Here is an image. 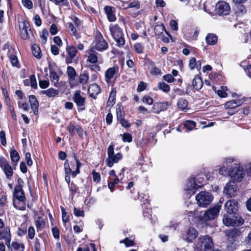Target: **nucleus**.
<instances>
[{"instance_id": "nucleus-48", "label": "nucleus", "mask_w": 251, "mask_h": 251, "mask_svg": "<svg viewBox=\"0 0 251 251\" xmlns=\"http://www.w3.org/2000/svg\"><path fill=\"white\" fill-rule=\"evenodd\" d=\"M28 99L31 108H33V107L35 108V107L39 106V101L35 95H29L28 96Z\"/></svg>"}, {"instance_id": "nucleus-26", "label": "nucleus", "mask_w": 251, "mask_h": 251, "mask_svg": "<svg viewBox=\"0 0 251 251\" xmlns=\"http://www.w3.org/2000/svg\"><path fill=\"white\" fill-rule=\"evenodd\" d=\"M89 79V76L87 71H83V73H81L78 77V80H75L76 86L79 84L83 86L87 84Z\"/></svg>"}, {"instance_id": "nucleus-14", "label": "nucleus", "mask_w": 251, "mask_h": 251, "mask_svg": "<svg viewBox=\"0 0 251 251\" xmlns=\"http://www.w3.org/2000/svg\"><path fill=\"white\" fill-rule=\"evenodd\" d=\"M119 67L117 65H114L112 67H110L105 72V80L106 83H110L111 79L115 76V78L119 76Z\"/></svg>"}, {"instance_id": "nucleus-11", "label": "nucleus", "mask_w": 251, "mask_h": 251, "mask_svg": "<svg viewBox=\"0 0 251 251\" xmlns=\"http://www.w3.org/2000/svg\"><path fill=\"white\" fill-rule=\"evenodd\" d=\"M230 11V5L225 1L220 0L215 5V12L219 16H226L229 14Z\"/></svg>"}, {"instance_id": "nucleus-49", "label": "nucleus", "mask_w": 251, "mask_h": 251, "mask_svg": "<svg viewBox=\"0 0 251 251\" xmlns=\"http://www.w3.org/2000/svg\"><path fill=\"white\" fill-rule=\"evenodd\" d=\"M228 90L227 87L226 86H222L221 89L218 90L217 92V95L222 98H226L227 96V94L226 93Z\"/></svg>"}, {"instance_id": "nucleus-52", "label": "nucleus", "mask_w": 251, "mask_h": 251, "mask_svg": "<svg viewBox=\"0 0 251 251\" xmlns=\"http://www.w3.org/2000/svg\"><path fill=\"white\" fill-rule=\"evenodd\" d=\"M154 30L156 35H160L163 34L164 30H165V26L163 24L156 25L155 26Z\"/></svg>"}, {"instance_id": "nucleus-46", "label": "nucleus", "mask_w": 251, "mask_h": 251, "mask_svg": "<svg viewBox=\"0 0 251 251\" xmlns=\"http://www.w3.org/2000/svg\"><path fill=\"white\" fill-rule=\"evenodd\" d=\"M68 187L69 191L71 193L72 198L76 194H79L80 193L78 187L74 182L72 181L71 183V184H69V186Z\"/></svg>"}, {"instance_id": "nucleus-36", "label": "nucleus", "mask_w": 251, "mask_h": 251, "mask_svg": "<svg viewBox=\"0 0 251 251\" xmlns=\"http://www.w3.org/2000/svg\"><path fill=\"white\" fill-rule=\"evenodd\" d=\"M206 44L209 45H214L218 42V36L214 33H208L205 37Z\"/></svg>"}, {"instance_id": "nucleus-47", "label": "nucleus", "mask_w": 251, "mask_h": 251, "mask_svg": "<svg viewBox=\"0 0 251 251\" xmlns=\"http://www.w3.org/2000/svg\"><path fill=\"white\" fill-rule=\"evenodd\" d=\"M233 214H231L230 216L224 215L223 222L224 224L227 226H233Z\"/></svg>"}, {"instance_id": "nucleus-5", "label": "nucleus", "mask_w": 251, "mask_h": 251, "mask_svg": "<svg viewBox=\"0 0 251 251\" xmlns=\"http://www.w3.org/2000/svg\"><path fill=\"white\" fill-rule=\"evenodd\" d=\"M114 150V145L113 143H111L107 148L108 157L105 160L106 165L109 168L112 167L114 163H117L123 158L122 153L118 152L115 154Z\"/></svg>"}, {"instance_id": "nucleus-42", "label": "nucleus", "mask_w": 251, "mask_h": 251, "mask_svg": "<svg viewBox=\"0 0 251 251\" xmlns=\"http://www.w3.org/2000/svg\"><path fill=\"white\" fill-rule=\"evenodd\" d=\"M10 248L11 251H24L25 250V246L23 243H19L14 241L10 244Z\"/></svg>"}, {"instance_id": "nucleus-58", "label": "nucleus", "mask_w": 251, "mask_h": 251, "mask_svg": "<svg viewBox=\"0 0 251 251\" xmlns=\"http://www.w3.org/2000/svg\"><path fill=\"white\" fill-rule=\"evenodd\" d=\"M27 238L30 240L34 239L35 235V230L33 226H30L28 229H27Z\"/></svg>"}, {"instance_id": "nucleus-45", "label": "nucleus", "mask_w": 251, "mask_h": 251, "mask_svg": "<svg viewBox=\"0 0 251 251\" xmlns=\"http://www.w3.org/2000/svg\"><path fill=\"white\" fill-rule=\"evenodd\" d=\"M188 105V101L183 98H179L177 102V106L178 108L182 111L188 109L187 106Z\"/></svg>"}, {"instance_id": "nucleus-10", "label": "nucleus", "mask_w": 251, "mask_h": 251, "mask_svg": "<svg viewBox=\"0 0 251 251\" xmlns=\"http://www.w3.org/2000/svg\"><path fill=\"white\" fill-rule=\"evenodd\" d=\"M66 50L67 53L65 57L66 64H70L72 63L73 62H74L75 64H77L78 59H75L78 52L76 47L73 45H68L67 44Z\"/></svg>"}, {"instance_id": "nucleus-12", "label": "nucleus", "mask_w": 251, "mask_h": 251, "mask_svg": "<svg viewBox=\"0 0 251 251\" xmlns=\"http://www.w3.org/2000/svg\"><path fill=\"white\" fill-rule=\"evenodd\" d=\"M73 100L76 104L78 111L85 109L86 98L80 95V91L77 90L73 96Z\"/></svg>"}, {"instance_id": "nucleus-32", "label": "nucleus", "mask_w": 251, "mask_h": 251, "mask_svg": "<svg viewBox=\"0 0 251 251\" xmlns=\"http://www.w3.org/2000/svg\"><path fill=\"white\" fill-rule=\"evenodd\" d=\"M232 214L233 227L239 226L244 224V220L239 213L236 212Z\"/></svg>"}, {"instance_id": "nucleus-22", "label": "nucleus", "mask_w": 251, "mask_h": 251, "mask_svg": "<svg viewBox=\"0 0 251 251\" xmlns=\"http://www.w3.org/2000/svg\"><path fill=\"white\" fill-rule=\"evenodd\" d=\"M49 69L50 70V79L52 83H53V86L57 88H60L61 85L58 81L59 76L57 73L54 71L52 66L50 63L49 65Z\"/></svg>"}, {"instance_id": "nucleus-16", "label": "nucleus", "mask_w": 251, "mask_h": 251, "mask_svg": "<svg viewBox=\"0 0 251 251\" xmlns=\"http://www.w3.org/2000/svg\"><path fill=\"white\" fill-rule=\"evenodd\" d=\"M4 240L5 245L9 248L11 240V234L10 228L6 226L2 228H0V240Z\"/></svg>"}, {"instance_id": "nucleus-61", "label": "nucleus", "mask_w": 251, "mask_h": 251, "mask_svg": "<svg viewBox=\"0 0 251 251\" xmlns=\"http://www.w3.org/2000/svg\"><path fill=\"white\" fill-rule=\"evenodd\" d=\"M92 175L93 176V181L96 183H99L100 181L101 177L100 174L97 172L95 169L92 171Z\"/></svg>"}, {"instance_id": "nucleus-44", "label": "nucleus", "mask_w": 251, "mask_h": 251, "mask_svg": "<svg viewBox=\"0 0 251 251\" xmlns=\"http://www.w3.org/2000/svg\"><path fill=\"white\" fill-rule=\"evenodd\" d=\"M117 91L115 88H113L110 92L108 100L107 102V106L113 105L115 103Z\"/></svg>"}, {"instance_id": "nucleus-13", "label": "nucleus", "mask_w": 251, "mask_h": 251, "mask_svg": "<svg viewBox=\"0 0 251 251\" xmlns=\"http://www.w3.org/2000/svg\"><path fill=\"white\" fill-rule=\"evenodd\" d=\"M198 236V231L193 227H190L181 234V238L187 243H192Z\"/></svg>"}, {"instance_id": "nucleus-18", "label": "nucleus", "mask_w": 251, "mask_h": 251, "mask_svg": "<svg viewBox=\"0 0 251 251\" xmlns=\"http://www.w3.org/2000/svg\"><path fill=\"white\" fill-rule=\"evenodd\" d=\"M238 208L239 203L236 200L234 199L227 201L225 204V210L229 214L236 213Z\"/></svg>"}, {"instance_id": "nucleus-28", "label": "nucleus", "mask_w": 251, "mask_h": 251, "mask_svg": "<svg viewBox=\"0 0 251 251\" xmlns=\"http://www.w3.org/2000/svg\"><path fill=\"white\" fill-rule=\"evenodd\" d=\"M9 152L12 165L16 166L20 159V155L14 147L10 149Z\"/></svg>"}, {"instance_id": "nucleus-60", "label": "nucleus", "mask_w": 251, "mask_h": 251, "mask_svg": "<svg viewBox=\"0 0 251 251\" xmlns=\"http://www.w3.org/2000/svg\"><path fill=\"white\" fill-rule=\"evenodd\" d=\"M67 129L71 136H74L75 133V130H76V126L75 125V123L72 122H70L69 125L67 127Z\"/></svg>"}, {"instance_id": "nucleus-40", "label": "nucleus", "mask_w": 251, "mask_h": 251, "mask_svg": "<svg viewBox=\"0 0 251 251\" xmlns=\"http://www.w3.org/2000/svg\"><path fill=\"white\" fill-rule=\"evenodd\" d=\"M90 51L91 53H90L88 56L87 62H89L92 64H96L98 62V53L96 52L93 48H91Z\"/></svg>"}, {"instance_id": "nucleus-17", "label": "nucleus", "mask_w": 251, "mask_h": 251, "mask_svg": "<svg viewBox=\"0 0 251 251\" xmlns=\"http://www.w3.org/2000/svg\"><path fill=\"white\" fill-rule=\"evenodd\" d=\"M13 167L9 164L7 159L3 162H1L0 165V167L5 175L6 178L8 179H11L13 175V170H15L16 166H13Z\"/></svg>"}, {"instance_id": "nucleus-23", "label": "nucleus", "mask_w": 251, "mask_h": 251, "mask_svg": "<svg viewBox=\"0 0 251 251\" xmlns=\"http://www.w3.org/2000/svg\"><path fill=\"white\" fill-rule=\"evenodd\" d=\"M115 8L113 6L106 5L104 7V10L107 15V19L110 22L116 21Z\"/></svg>"}, {"instance_id": "nucleus-8", "label": "nucleus", "mask_w": 251, "mask_h": 251, "mask_svg": "<svg viewBox=\"0 0 251 251\" xmlns=\"http://www.w3.org/2000/svg\"><path fill=\"white\" fill-rule=\"evenodd\" d=\"M93 43L95 44L93 49L99 51H104L108 48V43L100 31L96 34Z\"/></svg>"}, {"instance_id": "nucleus-54", "label": "nucleus", "mask_w": 251, "mask_h": 251, "mask_svg": "<svg viewBox=\"0 0 251 251\" xmlns=\"http://www.w3.org/2000/svg\"><path fill=\"white\" fill-rule=\"evenodd\" d=\"M120 243L124 244L126 247H130L134 246V241L128 237H126L124 240H121Z\"/></svg>"}, {"instance_id": "nucleus-15", "label": "nucleus", "mask_w": 251, "mask_h": 251, "mask_svg": "<svg viewBox=\"0 0 251 251\" xmlns=\"http://www.w3.org/2000/svg\"><path fill=\"white\" fill-rule=\"evenodd\" d=\"M196 123L192 120H186L179 124L176 127V130L178 132H189L194 129H197Z\"/></svg>"}, {"instance_id": "nucleus-62", "label": "nucleus", "mask_w": 251, "mask_h": 251, "mask_svg": "<svg viewBox=\"0 0 251 251\" xmlns=\"http://www.w3.org/2000/svg\"><path fill=\"white\" fill-rule=\"evenodd\" d=\"M29 81L31 87L33 89H36L37 88V83L35 76L34 74L30 75Z\"/></svg>"}, {"instance_id": "nucleus-59", "label": "nucleus", "mask_w": 251, "mask_h": 251, "mask_svg": "<svg viewBox=\"0 0 251 251\" xmlns=\"http://www.w3.org/2000/svg\"><path fill=\"white\" fill-rule=\"evenodd\" d=\"M73 157L74 158L75 163H76V169L75 170V173L78 172V170L80 169L81 166V163L80 162L79 159H78L77 153L75 152L73 153Z\"/></svg>"}, {"instance_id": "nucleus-31", "label": "nucleus", "mask_w": 251, "mask_h": 251, "mask_svg": "<svg viewBox=\"0 0 251 251\" xmlns=\"http://www.w3.org/2000/svg\"><path fill=\"white\" fill-rule=\"evenodd\" d=\"M116 117L117 121L125 118V112L124 106L121 102H119L116 105Z\"/></svg>"}, {"instance_id": "nucleus-53", "label": "nucleus", "mask_w": 251, "mask_h": 251, "mask_svg": "<svg viewBox=\"0 0 251 251\" xmlns=\"http://www.w3.org/2000/svg\"><path fill=\"white\" fill-rule=\"evenodd\" d=\"M27 226L26 224H22L20 227L18 229V235L20 236H22L25 234L27 232Z\"/></svg>"}, {"instance_id": "nucleus-39", "label": "nucleus", "mask_w": 251, "mask_h": 251, "mask_svg": "<svg viewBox=\"0 0 251 251\" xmlns=\"http://www.w3.org/2000/svg\"><path fill=\"white\" fill-rule=\"evenodd\" d=\"M240 234V231L238 229L234 228L229 230L226 234L228 238H231V240H230L232 243L235 241V239L237 237H238Z\"/></svg>"}, {"instance_id": "nucleus-30", "label": "nucleus", "mask_w": 251, "mask_h": 251, "mask_svg": "<svg viewBox=\"0 0 251 251\" xmlns=\"http://www.w3.org/2000/svg\"><path fill=\"white\" fill-rule=\"evenodd\" d=\"M34 224L37 232L42 231L45 227L46 222L45 220L41 217L38 216L35 220Z\"/></svg>"}, {"instance_id": "nucleus-3", "label": "nucleus", "mask_w": 251, "mask_h": 251, "mask_svg": "<svg viewBox=\"0 0 251 251\" xmlns=\"http://www.w3.org/2000/svg\"><path fill=\"white\" fill-rule=\"evenodd\" d=\"M214 244L212 237L208 235L199 237L195 244V251H212Z\"/></svg>"}, {"instance_id": "nucleus-27", "label": "nucleus", "mask_w": 251, "mask_h": 251, "mask_svg": "<svg viewBox=\"0 0 251 251\" xmlns=\"http://www.w3.org/2000/svg\"><path fill=\"white\" fill-rule=\"evenodd\" d=\"M234 13L236 17H241L247 13V10L243 3H235Z\"/></svg>"}, {"instance_id": "nucleus-56", "label": "nucleus", "mask_w": 251, "mask_h": 251, "mask_svg": "<svg viewBox=\"0 0 251 251\" xmlns=\"http://www.w3.org/2000/svg\"><path fill=\"white\" fill-rule=\"evenodd\" d=\"M2 93L5 99L6 103L10 104V99L9 96L7 89L5 86H2L1 87Z\"/></svg>"}, {"instance_id": "nucleus-9", "label": "nucleus", "mask_w": 251, "mask_h": 251, "mask_svg": "<svg viewBox=\"0 0 251 251\" xmlns=\"http://www.w3.org/2000/svg\"><path fill=\"white\" fill-rule=\"evenodd\" d=\"M245 175L244 171L240 166L230 167L228 171V176L236 182H241Z\"/></svg>"}, {"instance_id": "nucleus-29", "label": "nucleus", "mask_w": 251, "mask_h": 251, "mask_svg": "<svg viewBox=\"0 0 251 251\" xmlns=\"http://www.w3.org/2000/svg\"><path fill=\"white\" fill-rule=\"evenodd\" d=\"M68 28L71 36H74L76 40L81 38L80 33L77 31V27L72 23H68Z\"/></svg>"}, {"instance_id": "nucleus-55", "label": "nucleus", "mask_w": 251, "mask_h": 251, "mask_svg": "<svg viewBox=\"0 0 251 251\" xmlns=\"http://www.w3.org/2000/svg\"><path fill=\"white\" fill-rule=\"evenodd\" d=\"M49 35L48 30L44 28L42 30V33L40 35V37L42 38V43L45 44L47 41V38Z\"/></svg>"}, {"instance_id": "nucleus-38", "label": "nucleus", "mask_w": 251, "mask_h": 251, "mask_svg": "<svg viewBox=\"0 0 251 251\" xmlns=\"http://www.w3.org/2000/svg\"><path fill=\"white\" fill-rule=\"evenodd\" d=\"M41 95H46L49 98L54 97L59 93V91L53 88H50L46 90H41L39 92Z\"/></svg>"}, {"instance_id": "nucleus-51", "label": "nucleus", "mask_w": 251, "mask_h": 251, "mask_svg": "<svg viewBox=\"0 0 251 251\" xmlns=\"http://www.w3.org/2000/svg\"><path fill=\"white\" fill-rule=\"evenodd\" d=\"M158 88L165 93H168L170 90V86L164 82H160L158 83Z\"/></svg>"}, {"instance_id": "nucleus-2", "label": "nucleus", "mask_w": 251, "mask_h": 251, "mask_svg": "<svg viewBox=\"0 0 251 251\" xmlns=\"http://www.w3.org/2000/svg\"><path fill=\"white\" fill-rule=\"evenodd\" d=\"M13 198L17 201H13V206L15 208L20 210H25L26 208V197L23 188L14 187Z\"/></svg>"}, {"instance_id": "nucleus-57", "label": "nucleus", "mask_w": 251, "mask_h": 251, "mask_svg": "<svg viewBox=\"0 0 251 251\" xmlns=\"http://www.w3.org/2000/svg\"><path fill=\"white\" fill-rule=\"evenodd\" d=\"M134 49L137 53L141 54L143 53L144 47L141 43H136L134 45Z\"/></svg>"}, {"instance_id": "nucleus-35", "label": "nucleus", "mask_w": 251, "mask_h": 251, "mask_svg": "<svg viewBox=\"0 0 251 251\" xmlns=\"http://www.w3.org/2000/svg\"><path fill=\"white\" fill-rule=\"evenodd\" d=\"M203 85V82L201 77L197 75L195 76L192 81V85L196 90H200Z\"/></svg>"}, {"instance_id": "nucleus-43", "label": "nucleus", "mask_w": 251, "mask_h": 251, "mask_svg": "<svg viewBox=\"0 0 251 251\" xmlns=\"http://www.w3.org/2000/svg\"><path fill=\"white\" fill-rule=\"evenodd\" d=\"M189 67L191 70H194L196 68L198 70H200L201 68V63L200 61L197 62L195 57H192L189 62Z\"/></svg>"}, {"instance_id": "nucleus-21", "label": "nucleus", "mask_w": 251, "mask_h": 251, "mask_svg": "<svg viewBox=\"0 0 251 251\" xmlns=\"http://www.w3.org/2000/svg\"><path fill=\"white\" fill-rule=\"evenodd\" d=\"M20 29V36L22 39L26 40L29 38V33L28 30L29 31H31L30 28V25L28 21L24 20L23 22V27Z\"/></svg>"}, {"instance_id": "nucleus-4", "label": "nucleus", "mask_w": 251, "mask_h": 251, "mask_svg": "<svg viewBox=\"0 0 251 251\" xmlns=\"http://www.w3.org/2000/svg\"><path fill=\"white\" fill-rule=\"evenodd\" d=\"M109 30L113 38L116 42V46L121 48L125 44V39L123 29L118 24L110 26Z\"/></svg>"}, {"instance_id": "nucleus-6", "label": "nucleus", "mask_w": 251, "mask_h": 251, "mask_svg": "<svg viewBox=\"0 0 251 251\" xmlns=\"http://www.w3.org/2000/svg\"><path fill=\"white\" fill-rule=\"evenodd\" d=\"M191 190L195 193V191L201 188L206 183V176L202 173L198 174L195 177L191 178L189 179Z\"/></svg>"}, {"instance_id": "nucleus-24", "label": "nucleus", "mask_w": 251, "mask_h": 251, "mask_svg": "<svg viewBox=\"0 0 251 251\" xmlns=\"http://www.w3.org/2000/svg\"><path fill=\"white\" fill-rule=\"evenodd\" d=\"M66 72L70 85L72 86H76V83L75 82V80L76 76V72L74 68L72 66H68Z\"/></svg>"}, {"instance_id": "nucleus-63", "label": "nucleus", "mask_w": 251, "mask_h": 251, "mask_svg": "<svg viewBox=\"0 0 251 251\" xmlns=\"http://www.w3.org/2000/svg\"><path fill=\"white\" fill-rule=\"evenodd\" d=\"M122 140L124 142H128L130 143L132 141V136L131 135V134L125 132L122 135Z\"/></svg>"}, {"instance_id": "nucleus-64", "label": "nucleus", "mask_w": 251, "mask_h": 251, "mask_svg": "<svg viewBox=\"0 0 251 251\" xmlns=\"http://www.w3.org/2000/svg\"><path fill=\"white\" fill-rule=\"evenodd\" d=\"M39 85L41 89H46L49 87L50 82L48 79L41 80L39 78Z\"/></svg>"}, {"instance_id": "nucleus-7", "label": "nucleus", "mask_w": 251, "mask_h": 251, "mask_svg": "<svg viewBox=\"0 0 251 251\" xmlns=\"http://www.w3.org/2000/svg\"><path fill=\"white\" fill-rule=\"evenodd\" d=\"M212 195L207 192L202 191L196 196V200L199 206L203 207H207L212 201Z\"/></svg>"}, {"instance_id": "nucleus-50", "label": "nucleus", "mask_w": 251, "mask_h": 251, "mask_svg": "<svg viewBox=\"0 0 251 251\" xmlns=\"http://www.w3.org/2000/svg\"><path fill=\"white\" fill-rule=\"evenodd\" d=\"M60 208L62 213V222L64 224H65L66 223L69 221L70 216L66 212V209L64 207H63V206H61Z\"/></svg>"}, {"instance_id": "nucleus-19", "label": "nucleus", "mask_w": 251, "mask_h": 251, "mask_svg": "<svg viewBox=\"0 0 251 251\" xmlns=\"http://www.w3.org/2000/svg\"><path fill=\"white\" fill-rule=\"evenodd\" d=\"M171 104L169 101L156 102L153 104L151 111L155 114H159L161 111L166 110Z\"/></svg>"}, {"instance_id": "nucleus-1", "label": "nucleus", "mask_w": 251, "mask_h": 251, "mask_svg": "<svg viewBox=\"0 0 251 251\" xmlns=\"http://www.w3.org/2000/svg\"><path fill=\"white\" fill-rule=\"evenodd\" d=\"M221 208V204L218 203L214 207L205 211L203 215L194 214V223L196 226L204 227L207 225V222L216 219Z\"/></svg>"}, {"instance_id": "nucleus-33", "label": "nucleus", "mask_w": 251, "mask_h": 251, "mask_svg": "<svg viewBox=\"0 0 251 251\" xmlns=\"http://www.w3.org/2000/svg\"><path fill=\"white\" fill-rule=\"evenodd\" d=\"M242 103V101L240 99L233 100L226 102L225 104V107L226 109H233L241 105Z\"/></svg>"}, {"instance_id": "nucleus-34", "label": "nucleus", "mask_w": 251, "mask_h": 251, "mask_svg": "<svg viewBox=\"0 0 251 251\" xmlns=\"http://www.w3.org/2000/svg\"><path fill=\"white\" fill-rule=\"evenodd\" d=\"M64 169L65 174H71L72 177L75 178L78 174L80 173V169L78 170V172L75 173V171H73L70 168V163L68 159L66 160L64 164Z\"/></svg>"}, {"instance_id": "nucleus-41", "label": "nucleus", "mask_w": 251, "mask_h": 251, "mask_svg": "<svg viewBox=\"0 0 251 251\" xmlns=\"http://www.w3.org/2000/svg\"><path fill=\"white\" fill-rule=\"evenodd\" d=\"M31 50L33 55L37 59H40L42 57V54L40 47L37 44H33Z\"/></svg>"}, {"instance_id": "nucleus-37", "label": "nucleus", "mask_w": 251, "mask_h": 251, "mask_svg": "<svg viewBox=\"0 0 251 251\" xmlns=\"http://www.w3.org/2000/svg\"><path fill=\"white\" fill-rule=\"evenodd\" d=\"M237 187L234 185H231L227 183L224 188V191L226 194L232 197L235 195L236 192Z\"/></svg>"}, {"instance_id": "nucleus-25", "label": "nucleus", "mask_w": 251, "mask_h": 251, "mask_svg": "<svg viewBox=\"0 0 251 251\" xmlns=\"http://www.w3.org/2000/svg\"><path fill=\"white\" fill-rule=\"evenodd\" d=\"M100 87L96 83L91 84L88 90L90 97L95 99L97 98V96L100 93Z\"/></svg>"}, {"instance_id": "nucleus-20", "label": "nucleus", "mask_w": 251, "mask_h": 251, "mask_svg": "<svg viewBox=\"0 0 251 251\" xmlns=\"http://www.w3.org/2000/svg\"><path fill=\"white\" fill-rule=\"evenodd\" d=\"M7 56L12 66L18 68L20 67V64L14 48L11 47L8 50Z\"/></svg>"}]
</instances>
